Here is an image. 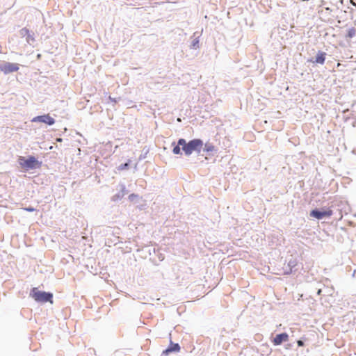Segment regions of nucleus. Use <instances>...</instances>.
Segmentation results:
<instances>
[{"mask_svg":"<svg viewBox=\"0 0 356 356\" xmlns=\"http://www.w3.org/2000/svg\"><path fill=\"white\" fill-rule=\"evenodd\" d=\"M203 141L200 138H195L191 140L189 142H186L184 138H179L176 144L175 142L172 143L173 147L172 152L175 154H181V150H182L186 156L191 155L193 152L200 153L202 147Z\"/></svg>","mask_w":356,"mask_h":356,"instance_id":"1","label":"nucleus"},{"mask_svg":"<svg viewBox=\"0 0 356 356\" xmlns=\"http://www.w3.org/2000/svg\"><path fill=\"white\" fill-rule=\"evenodd\" d=\"M17 162L26 171L39 168L42 165V162L39 161L34 156H28L27 157L19 156Z\"/></svg>","mask_w":356,"mask_h":356,"instance_id":"2","label":"nucleus"},{"mask_svg":"<svg viewBox=\"0 0 356 356\" xmlns=\"http://www.w3.org/2000/svg\"><path fill=\"white\" fill-rule=\"evenodd\" d=\"M30 296L32 297L38 302H51L53 303V293L39 291L38 288H33L30 292Z\"/></svg>","mask_w":356,"mask_h":356,"instance_id":"3","label":"nucleus"},{"mask_svg":"<svg viewBox=\"0 0 356 356\" xmlns=\"http://www.w3.org/2000/svg\"><path fill=\"white\" fill-rule=\"evenodd\" d=\"M333 214L332 209L329 208L322 207L321 209L316 208L310 211V216L315 218L318 220H322L325 218H329Z\"/></svg>","mask_w":356,"mask_h":356,"instance_id":"4","label":"nucleus"},{"mask_svg":"<svg viewBox=\"0 0 356 356\" xmlns=\"http://www.w3.org/2000/svg\"><path fill=\"white\" fill-rule=\"evenodd\" d=\"M19 70V65L17 63L3 62L0 64V70L5 74L17 72Z\"/></svg>","mask_w":356,"mask_h":356,"instance_id":"5","label":"nucleus"},{"mask_svg":"<svg viewBox=\"0 0 356 356\" xmlns=\"http://www.w3.org/2000/svg\"><path fill=\"white\" fill-rule=\"evenodd\" d=\"M32 122H42L47 125H53L55 123V120L49 115V114H44L34 117L31 120Z\"/></svg>","mask_w":356,"mask_h":356,"instance_id":"6","label":"nucleus"},{"mask_svg":"<svg viewBox=\"0 0 356 356\" xmlns=\"http://www.w3.org/2000/svg\"><path fill=\"white\" fill-rule=\"evenodd\" d=\"M298 262L296 259H291L287 264L284 266V275H290L293 273H296L298 270Z\"/></svg>","mask_w":356,"mask_h":356,"instance_id":"7","label":"nucleus"},{"mask_svg":"<svg viewBox=\"0 0 356 356\" xmlns=\"http://www.w3.org/2000/svg\"><path fill=\"white\" fill-rule=\"evenodd\" d=\"M326 55L327 54L325 52L318 51L317 52V54L315 56V58L308 60V62H312L313 63L323 65L325 61Z\"/></svg>","mask_w":356,"mask_h":356,"instance_id":"8","label":"nucleus"},{"mask_svg":"<svg viewBox=\"0 0 356 356\" xmlns=\"http://www.w3.org/2000/svg\"><path fill=\"white\" fill-rule=\"evenodd\" d=\"M289 335L286 332L277 334L273 339V343L275 346H280L282 343L287 341Z\"/></svg>","mask_w":356,"mask_h":356,"instance_id":"9","label":"nucleus"},{"mask_svg":"<svg viewBox=\"0 0 356 356\" xmlns=\"http://www.w3.org/2000/svg\"><path fill=\"white\" fill-rule=\"evenodd\" d=\"M180 350V346L177 343H173L172 341H170V343L168 346V347L163 350L162 352V356L167 355L170 353H177Z\"/></svg>","mask_w":356,"mask_h":356,"instance_id":"10","label":"nucleus"},{"mask_svg":"<svg viewBox=\"0 0 356 356\" xmlns=\"http://www.w3.org/2000/svg\"><path fill=\"white\" fill-rule=\"evenodd\" d=\"M26 41L30 45H32L35 42V39L34 37V33L33 32H29L28 35L26 37Z\"/></svg>","mask_w":356,"mask_h":356,"instance_id":"11","label":"nucleus"},{"mask_svg":"<svg viewBox=\"0 0 356 356\" xmlns=\"http://www.w3.org/2000/svg\"><path fill=\"white\" fill-rule=\"evenodd\" d=\"M199 43H200L199 37L193 38L191 44L190 45L191 49H196L199 48Z\"/></svg>","mask_w":356,"mask_h":356,"instance_id":"12","label":"nucleus"},{"mask_svg":"<svg viewBox=\"0 0 356 356\" xmlns=\"http://www.w3.org/2000/svg\"><path fill=\"white\" fill-rule=\"evenodd\" d=\"M202 149L203 152H211L215 149V147L211 143H206Z\"/></svg>","mask_w":356,"mask_h":356,"instance_id":"13","label":"nucleus"},{"mask_svg":"<svg viewBox=\"0 0 356 356\" xmlns=\"http://www.w3.org/2000/svg\"><path fill=\"white\" fill-rule=\"evenodd\" d=\"M355 33H356L355 29L354 27L350 28L347 31L346 37L351 39L355 35Z\"/></svg>","mask_w":356,"mask_h":356,"instance_id":"14","label":"nucleus"},{"mask_svg":"<svg viewBox=\"0 0 356 356\" xmlns=\"http://www.w3.org/2000/svg\"><path fill=\"white\" fill-rule=\"evenodd\" d=\"M124 196V195H123V194L120 193V191H119L118 193H116L111 197V200L113 202H118L121 200Z\"/></svg>","mask_w":356,"mask_h":356,"instance_id":"15","label":"nucleus"},{"mask_svg":"<svg viewBox=\"0 0 356 356\" xmlns=\"http://www.w3.org/2000/svg\"><path fill=\"white\" fill-rule=\"evenodd\" d=\"M30 31L26 27L19 30V33L22 38H26Z\"/></svg>","mask_w":356,"mask_h":356,"instance_id":"16","label":"nucleus"},{"mask_svg":"<svg viewBox=\"0 0 356 356\" xmlns=\"http://www.w3.org/2000/svg\"><path fill=\"white\" fill-rule=\"evenodd\" d=\"M129 162L130 161H128L126 163H122L120 164L118 167V169L119 170H127L129 168Z\"/></svg>","mask_w":356,"mask_h":356,"instance_id":"17","label":"nucleus"},{"mask_svg":"<svg viewBox=\"0 0 356 356\" xmlns=\"http://www.w3.org/2000/svg\"><path fill=\"white\" fill-rule=\"evenodd\" d=\"M138 198V195L135 194V193H131L128 197L129 200L131 201V202H134V201H135Z\"/></svg>","mask_w":356,"mask_h":356,"instance_id":"18","label":"nucleus"},{"mask_svg":"<svg viewBox=\"0 0 356 356\" xmlns=\"http://www.w3.org/2000/svg\"><path fill=\"white\" fill-rule=\"evenodd\" d=\"M120 193L123 194V195H125L127 193V190L126 188V186L124 184H120Z\"/></svg>","mask_w":356,"mask_h":356,"instance_id":"19","label":"nucleus"},{"mask_svg":"<svg viewBox=\"0 0 356 356\" xmlns=\"http://www.w3.org/2000/svg\"><path fill=\"white\" fill-rule=\"evenodd\" d=\"M346 1L352 6H350V5H348V8L351 10H353V7H356V3L353 0H346Z\"/></svg>","mask_w":356,"mask_h":356,"instance_id":"20","label":"nucleus"},{"mask_svg":"<svg viewBox=\"0 0 356 356\" xmlns=\"http://www.w3.org/2000/svg\"><path fill=\"white\" fill-rule=\"evenodd\" d=\"M24 209L28 212H33V211H35V209L32 207H25V208H24Z\"/></svg>","mask_w":356,"mask_h":356,"instance_id":"21","label":"nucleus"},{"mask_svg":"<svg viewBox=\"0 0 356 356\" xmlns=\"http://www.w3.org/2000/svg\"><path fill=\"white\" fill-rule=\"evenodd\" d=\"M297 343L299 347H302L305 345L304 341L301 339L298 340Z\"/></svg>","mask_w":356,"mask_h":356,"instance_id":"22","label":"nucleus"},{"mask_svg":"<svg viewBox=\"0 0 356 356\" xmlns=\"http://www.w3.org/2000/svg\"><path fill=\"white\" fill-rule=\"evenodd\" d=\"M109 99L113 102H117V100L115 98H112L111 96L109 97Z\"/></svg>","mask_w":356,"mask_h":356,"instance_id":"23","label":"nucleus"},{"mask_svg":"<svg viewBox=\"0 0 356 356\" xmlns=\"http://www.w3.org/2000/svg\"><path fill=\"white\" fill-rule=\"evenodd\" d=\"M145 158V155H143V154H141V155L140 156V157H139V160H143V159H144Z\"/></svg>","mask_w":356,"mask_h":356,"instance_id":"24","label":"nucleus"},{"mask_svg":"<svg viewBox=\"0 0 356 356\" xmlns=\"http://www.w3.org/2000/svg\"><path fill=\"white\" fill-rule=\"evenodd\" d=\"M322 290L321 289H318L317 291V295L320 296L321 294Z\"/></svg>","mask_w":356,"mask_h":356,"instance_id":"25","label":"nucleus"},{"mask_svg":"<svg viewBox=\"0 0 356 356\" xmlns=\"http://www.w3.org/2000/svg\"><path fill=\"white\" fill-rule=\"evenodd\" d=\"M56 141H58V142H61V141H62V138H56Z\"/></svg>","mask_w":356,"mask_h":356,"instance_id":"26","label":"nucleus"},{"mask_svg":"<svg viewBox=\"0 0 356 356\" xmlns=\"http://www.w3.org/2000/svg\"><path fill=\"white\" fill-rule=\"evenodd\" d=\"M37 57L40 58V54H38Z\"/></svg>","mask_w":356,"mask_h":356,"instance_id":"27","label":"nucleus"},{"mask_svg":"<svg viewBox=\"0 0 356 356\" xmlns=\"http://www.w3.org/2000/svg\"><path fill=\"white\" fill-rule=\"evenodd\" d=\"M341 3H343V0H341Z\"/></svg>","mask_w":356,"mask_h":356,"instance_id":"28","label":"nucleus"}]
</instances>
